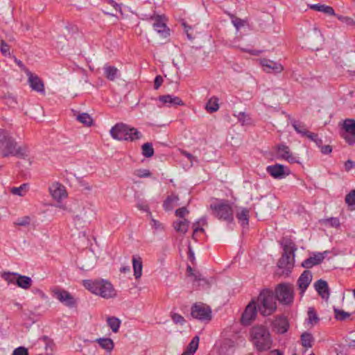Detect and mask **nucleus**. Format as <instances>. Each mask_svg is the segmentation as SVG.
Wrapping results in <instances>:
<instances>
[{"instance_id":"nucleus-32","label":"nucleus","mask_w":355,"mask_h":355,"mask_svg":"<svg viewBox=\"0 0 355 355\" xmlns=\"http://www.w3.org/2000/svg\"><path fill=\"white\" fill-rule=\"evenodd\" d=\"M118 69L114 66L105 65L104 67L105 77L109 80H114L117 76Z\"/></svg>"},{"instance_id":"nucleus-28","label":"nucleus","mask_w":355,"mask_h":355,"mask_svg":"<svg viewBox=\"0 0 355 355\" xmlns=\"http://www.w3.org/2000/svg\"><path fill=\"white\" fill-rule=\"evenodd\" d=\"M200 225H207V220L206 216H202V217L200 218L196 223H193V232L192 234V238L194 240H196V234L197 232H205L204 228H202V227H200Z\"/></svg>"},{"instance_id":"nucleus-6","label":"nucleus","mask_w":355,"mask_h":355,"mask_svg":"<svg viewBox=\"0 0 355 355\" xmlns=\"http://www.w3.org/2000/svg\"><path fill=\"white\" fill-rule=\"evenodd\" d=\"M211 214L220 220L227 223H234V212L230 203L227 200H220L210 205Z\"/></svg>"},{"instance_id":"nucleus-19","label":"nucleus","mask_w":355,"mask_h":355,"mask_svg":"<svg viewBox=\"0 0 355 355\" xmlns=\"http://www.w3.org/2000/svg\"><path fill=\"white\" fill-rule=\"evenodd\" d=\"M261 65L263 69L268 73L273 72L275 73H279L284 69L283 66L280 63L267 59L261 60Z\"/></svg>"},{"instance_id":"nucleus-5","label":"nucleus","mask_w":355,"mask_h":355,"mask_svg":"<svg viewBox=\"0 0 355 355\" xmlns=\"http://www.w3.org/2000/svg\"><path fill=\"white\" fill-rule=\"evenodd\" d=\"M255 300L259 312L263 316L270 315L277 310V300L270 288L263 289Z\"/></svg>"},{"instance_id":"nucleus-54","label":"nucleus","mask_w":355,"mask_h":355,"mask_svg":"<svg viewBox=\"0 0 355 355\" xmlns=\"http://www.w3.org/2000/svg\"><path fill=\"white\" fill-rule=\"evenodd\" d=\"M189 213L188 209L185 207H180L175 211V215L179 217L184 218L185 215Z\"/></svg>"},{"instance_id":"nucleus-27","label":"nucleus","mask_w":355,"mask_h":355,"mask_svg":"<svg viewBox=\"0 0 355 355\" xmlns=\"http://www.w3.org/2000/svg\"><path fill=\"white\" fill-rule=\"evenodd\" d=\"M310 8L318 12L325 13L328 15H336L334 8L331 6L324 4H313L310 6Z\"/></svg>"},{"instance_id":"nucleus-30","label":"nucleus","mask_w":355,"mask_h":355,"mask_svg":"<svg viewBox=\"0 0 355 355\" xmlns=\"http://www.w3.org/2000/svg\"><path fill=\"white\" fill-rule=\"evenodd\" d=\"M300 338L302 345L306 349L312 347L313 343L314 342V338L311 333L306 331L302 333Z\"/></svg>"},{"instance_id":"nucleus-39","label":"nucleus","mask_w":355,"mask_h":355,"mask_svg":"<svg viewBox=\"0 0 355 355\" xmlns=\"http://www.w3.org/2000/svg\"><path fill=\"white\" fill-rule=\"evenodd\" d=\"M77 120L87 127H90L93 124V119L87 113H82L78 115Z\"/></svg>"},{"instance_id":"nucleus-7","label":"nucleus","mask_w":355,"mask_h":355,"mask_svg":"<svg viewBox=\"0 0 355 355\" xmlns=\"http://www.w3.org/2000/svg\"><path fill=\"white\" fill-rule=\"evenodd\" d=\"M1 277L8 284H15L19 288L27 290L32 286L33 281L31 277L20 275L17 272H3L1 274Z\"/></svg>"},{"instance_id":"nucleus-48","label":"nucleus","mask_w":355,"mask_h":355,"mask_svg":"<svg viewBox=\"0 0 355 355\" xmlns=\"http://www.w3.org/2000/svg\"><path fill=\"white\" fill-rule=\"evenodd\" d=\"M325 224H328L332 227H338L340 226V220L336 217H331L324 220Z\"/></svg>"},{"instance_id":"nucleus-41","label":"nucleus","mask_w":355,"mask_h":355,"mask_svg":"<svg viewBox=\"0 0 355 355\" xmlns=\"http://www.w3.org/2000/svg\"><path fill=\"white\" fill-rule=\"evenodd\" d=\"M308 320L311 324H317L319 322V318L317 312L313 307H309L308 310Z\"/></svg>"},{"instance_id":"nucleus-33","label":"nucleus","mask_w":355,"mask_h":355,"mask_svg":"<svg viewBox=\"0 0 355 355\" xmlns=\"http://www.w3.org/2000/svg\"><path fill=\"white\" fill-rule=\"evenodd\" d=\"M107 323L112 331L114 333H116L119 331L121 322L118 318L115 316H110L107 318Z\"/></svg>"},{"instance_id":"nucleus-47","label":"nucleus","mask_w":355,"mask_h":355,"mask_svg":"<svg viewBox=\"0 0 355 355\" xmlns=\"http://www.w3.org/2000/svg\"><path fill=\"white\" fill-rule=\"evenodd\" d=\"M27 187L26 184H23L19 187H13L11 189V193L14 195L23 196L24 195V189Z\"/></svg>"},{"instance_id":"nucleus-52","label":"nucleus","mask_w":355,"mask_h":355,"mask_svg":"<svg viewBox=\"0 0 355 355\" xmlns=\"http://www.w3.org/2000/svg\"><path fill=\"white\" fill-rule=\"evenodd\" d=\"M77 181H78V184L80 187H82L85 190H87L89 191H90L92 190V187L83 178H78Z\"/></svg>"},{"instance_id":"nucleus-49","label":"nucleus","mask_w":355,"mask_h":355,"mask_svg":"<svg viewBox=\"0 0 355 355\" xmlns=\"http://www.w3.org/2000/svg\"><path fill=\"white\" fill-rule=\"evenodd\" d=\"M337 18L347 26H355V21L349 17L338 15Z\"/></svg>"},{"instance_id":"nucleus-37","label":"nucleus","mask_w":355,"mask_h":355,"mask_svg":"<svg viewBox=\"0 0 355 355\" xmlns=\"http://www.w3.org/2000/svg\"><path fill=\"white\" fill-rule=\"evenodd\" d=\"M141 153L146 158H150L154 155L153 144L150 142L144 144L141 146Z\"/></svg>"},{"instance_id":"nucleus-56","label":"nucleus","mask_w":355,"mask_h":355,"mask_svg":"<svg viewBox=\"0 0 355 355\" xmlns=\"http://www.w3.org/2000/svg\"><path fill=\"white\" fill-rule=\"evenodd\" d=\"M30 218L28 216H25L24 218H19L15 224L19 226H26L30 223Z\"/></svg>"},{"instance_id":"nucleus-50","label":"nucleus","mask_w":355,"mask_h":355,"mask_svg":"<svg viewBox=\"0 0 355 355\" xmlns=\"http://www.w3.org/2000/svg\"><path fill=\"white\" fill-rule=\"evenodd\" d=\"M345 202L349 205H355V190H352L345 197Z\"/></svg>"},{"instance_id":"nucleus-38","label":"nucleus","mask_w":355,"mask_h":355,"mask_svg":"<svg viewBox=\"0 0 355 355\" xmlns=\"http://www.w3.org/2000/svg\"><path fill=\"white\" fill-rule=\"evenodd\" d=\"M193 282H198V286H201L203 288H209L211 285L210 282L203 277L202 274L198 271L195 274V279H193Z\"/></svg>"},{"instance_id":"nucleus-55","label":"nucleus","mask_w":355,"mask_h":355,"mask_svg":"<svg viewBox=\"0 0 355 355\" xmlns=\"http://www.w3.org/2000/svg\"><path fill=\"white\" fill-rule=\"evenodd\" d=\"M232 18V22L234 24V26L236 28V29H239L240 27L243 26V21L240 18H238L234 16H231Z\"/></svg>"},{"instance_id":"nucleus-44","label":"nucleus","mask_w":355,"mask_h":355,"mask_svg":"<svg viewBox=\"0 0 355 355\" xmlns=\"http://www.w3.org/2000/svg\"><path fill=\"white\" fill-rule=\"evenodd\" d=\"M50 191L53 198L58 200L61 199L64 194V190L60 188V186L55 189L50 188Z\"/></svg>"},{"instance_id":"nucleus-22","label":"nucleus","mask_w":355,"mask_h":355,"mask_svg":"<svg viewBox=\"0 0 355 355\" xmlns=\"http://www.w3.org/2000/svg\"><path fill=\"white\" fill-rule=\"evenodd\" d=\"M159 101L168 107L172 105H184V103L178 96H174L170 94L162 95L158 98Z\"/></svg>"},{"instance_id":"nucleus-42","label":"nucleus","mask_w":355,"mask_h":355,"mask_svg":"<svg viewBox=\"0 0 355 355\" xmlns=\"http://www.w3.org/2000/svg\"><path fill=\"white\" fill-rule=\"evenodd\" d=\"M334 314H335V318L337 320L344 321L347 318H349V316H350L349 313L346 312L343 310L338 309L334 307Z\"/></svg>"},{"instance_id":"nucleus-14","label":"nucleus","mask_w":355,"mask_h":355,"mask_svg":"<svg viewBox=\"0 0 355 355\" xmlns=\"http://www.w3.org/2000/svg\"><path fill=\"white\" fill-rule=\"evenodd\" d=\"M267 173L275 179H282L290 174V170L280 164L270 165L266 167Z\"/></svg>"},{"instance_id":"nucleus-40","label":"nucleus","mask_w":355,"mask_h":355,"mask_svg":"<svg viewBox=\"0 0 355 355\" xmlns=\"http://www.w3.org/2000/svg\"><path fill=\"white\" fill-rule=\"evenodd\" d=\"M40 340L44 343L46 354H51L53 352V347L54 345L53 340L46 336H42L41 338H40Z\"/></svg>"},{"instance_id":"nucleus-11","label":"nucleus","mask_w":355,"mask_h":355,"mask_svg":"<svg viewBox=\"0 0 355 355\" xmlns=\"http://www.w3.org/2000/svg\"><path fill=\"white\" fill-rule=\"evenodd\" d=\"M258 311V306L255 298H253L247 305L241 315V323L245 326L250 325L255 320Z\"/></svg>"},{"instance_id":"nucleus-10","label":"nucleus","mask_w":355,"mask_h":355,"mask_svg":"<svg viewBox=\"0 0 355 355\" xmlns=\"http://www.w3.org/2000/svg\"><path fill=\"white\" fill-rule=\"evenodd\" d=\"M274 293L276 300L282 304H290L293 301V291L287 284H278Z\"/></svg>"},{"instance_id":"nucleus-58","label":"nucleus","mask_w":355,"mask_h":355,"mask_svg":"<svg viewBox=\"0 0 355 355\" xmlns=\"http://www.w3.org/2000/svg\"><path fill=\"white\" fill-rule=\"evenodd\" d=\"M355 168V162L352 159H348L345 163V169L346 171H349L351 169Z\"/></svg>"},{"instance_id":"nucleus-63","label":"nucleus","mask_w":355,"mask_h":355,"mask_svg":"<svg viewBox=\"0 0 355 355\" xmlns=\"http://www.w3.org/2000/svg\"><path fill=\"white\" fill-rule=\"evenodd\" d=\"M182 26H184V31H185V32H186V33H187V37L191 40V39L192 38V37H191V35L189 34V31L191 29V26H188V25L187 24V23H186V22H184V21H183V22L182 23Z\"/></svg>"},{"instance_id":"nucleus-51","label":"nucleus","mask_w":355,"mask_h":355,"mask_svg":"<svg viewBox=\"0 0 355 355\" xmlns=\"http://www.w3.org/2000/svg\"><path fill=\"white\" fill-rule=\"evenodd\" d=\"M151 172L148 169H139L135 173V175L139 178H148L151 176Z\"/></svg>"},{"instance_id":"nucleus-18","label":"nucleus","mask_w":355,"mask_h":355,"mask_svg":"<svg viewBox=\"0 0 355 355\" xmlns=\"http://www.w3.org/2000/svg\"><path fill=\"white\" fill-rule=\"evenodd\" d=\"M273 327L279 334H284L288 331L289 328V322L286 317L279 315L276 318L273 322Z\"/></svg>"},{"instance_id":"nucleus-43","label":"nucleus","mask_w":355,"mask_h":355,"mask_svg":"<svg viewBox=\"0 0 355 355\" xmlns=\"http://www.w3.org/2000/svg\"><path fill=\"white\" fill-rule=\"evenodd\" d=\"M199 340L200 339L198 336H194L188 345L186 349L194 354L198 349Z\"/></svg>"},{"instance_id":"nucleus-12","label":"nucleus","mask_w":355,"mask_h":355,"mask_svg":"<svg viewBox=\"0 0 355 355\" xmlns=\"http://www.w3.org/2000/svg\"><path fill=\"white\" fill-rule=\"evenodd\" d=\"M342 128L344 131L341 133V137L349 145H354L355 144V119H345Z\"/></svg>"},{"instance_id":"nucleus-3","label":"nucleus","mask_w":355,"mask_h":355,"mask_svg":"<svg viewBox=\"0 0 355 355\" xmlns=\"http://www.w3.org/2000/svg\"><path fill=\"white\" fill-rule=\"evenodd\" d=\"M83 285L91 293L105 299L114 297L116 295L112 284L105 279H85Z\"/></svg>"},{"instance_id":"nucleus-31","label":"nucleus","mask_w":355,"mask_h":355,"mask_svg":"<svg viewBox=\"0 0 355 355\" xmlns=\"http://www.w3.org/2000/svg\"><path fill=\"white\" fill-rule=\"evenodd\" d=\"M96 341L101 348L107 350V352H111L114 348V342L111 338H100L96 339Z\"/></svg>"},{"instance_id":"nucleus-8","label":"nucleus","mask_w":355,"mask_h":355,"mask_svg":"<svg viewBox=\"0 0 355 355\" xmlns=\"http://www.w3.org/2000/svg\"><path fill=\"white\" fill-rule=\"evenodd\" d=\"M0 144L3 148L4 157L21 154L20 150L16 148L17 143L15 139L4 130L0 131Z\"/></svg>"},{"instance_id":"nucleus-45","label":"nucleus","mask_w":355,"mask_h":355,"mask_svg":"<svg viewBox=\"0 0 355 355\" xmlns=\"http://www.w3.org/2000/svg\"><path fill=\"white\" fill-rule=\"evenodd\" d=\"M0 51L4 56H10V46L3 40L0 42Z\"/></svg>"},{"instance_id":"nucleus-35","label":"nucleus","mask_w":355,"mask_h":355,"mask_svg":"<svg viewBox=\"0 0 355 355\" xmlns=\"http://www.w3.org/2000/svg\"><path fill=\"white\" fill-rule=\"evenodd\" d=\"M218 98L213 96L207 103L205 108L209 113H214L219 109Z\"/></svg>"},{"instance_id":"nucleus-36","label":"nucleus","mask_w":355,"mask_h":355,"mask_svg":"<svg viewBox=\"0 0 355 355\" xmlns=\"http://www.w3.org/2000/svg\"><path fill=\"white\" fill-rule=\"evenodd\" d=\"M238 121L241 123L242 125H247L251 123V118L249 114L244 112H239L237 114H234Z\"/></svg>"},{"instance_id":"nucleus-24","label":"nucleus","mask_w":355,"mask_h":355,"mask_svg":"<svg viewBox=\"0 0 355 355\" xmlns=\"http://www.w3.org/2000/svg\"><path fill=\"white\" fill-rule=\"evenodd\" d=\"M236 217L242 227L245 228L249 225L250 210L246 207H241L236 213Z\"/></svg>"},{"instance_id":"nucleus-61","label":"nucleus","mask_w":355,"mask_h":355,"mask_svg":"<svg viewBox=\"0 0 355 355\" xmlns=\"http://www.w3.org/2000/svg\"><path fill=\"white\" fill-rule=\"evenodd\" d=\"M304 137H307L311 141H315V139L318 137V135L316 133L311 132L309 131V132H308L307 135H306V136Z\"/></svg>"},{"instance_id":"nucleus-25","label":"nucleus","mask_w":355,"mask_h":355,"mask_svg":"<svg viewBox=\"0 0 355 355\" xmlns=\"http://www.w3.org/2000/svg\"><path fill=\"white\" fill-rule=\"evenodd\" d=\"M132 266L134 270V276L135 279H138L142 275L143 263L141 258L139 256H133Z\"/></svg>"},{"instance_id":"nucleus-34","label":"nucleus","mask_w":355,"mask_h":355,"mask_svg":"<svg viewBox=\"0 0 355 355\" xmlns=\"http://www.w3.org/2000/svg\"><path fill=\"white\" fill-rule=\"evenodd\" d=\"M292 125L294 130L303 137L309 132L306 128V125L302 122L295 121Z\"/></svg>"},{"instance_id":"nucleus-60","label":"nucleus","mask_w":355,"mask_h":355,"mask_svg":"<svg viewBox=\"0 0 355 355\" xmlns=\"http://www.w3.org/2000/svg\"><path fill=\"white\" fill-rule=\"evenodd\" d=\"M320 151L324 155H328L332 152V147L330 145L322 146Z\"/></svg>"},{"instance_id":"nucleus-16","label":"nucleus","mask_w":355,"mask_h":355,"mask_svg":"<svg viewBox=\"0 0 355 355\" xmlns=\"http://www.w3.org/2000/svg\"><path fill=\"white\" fill-rule=\"evenodd\" d=\"M154 19L155 22L153 24V28L162 37H167L169 33V28L167 27L166 23L163 21V17L161 15L153 16L150 17Z\"/></svg>"},{"instance_id":"nucleus-1","label":"nucleus","mask_w":355,"mask_h":355,"mask_svg":"<svg viewBox=\"0 0 355 355\" xmlns=\"http://www.w3.org/2000/svg\"><path fill=\"white\" fill-rule=\"evenodd\" d=\"M280 245L283 248V253L277 262L279 271L277 272V275L287 277L290 275L294 267L295 252L297 248L295 242L288 237L283 238Z\"/></svg>"},{"instance_id":"nucleus-26","label":"nucleus","mask_w":355,"mask_h":355,"mask_svg":"<svg viewBox=\"0 0 355 355\" xmlns=\"http://www.w3.org/2000/svg\"><path fill=\"white\" fill-rule=\"evenodd\" d=\"M179 197L176 194H171L168 196L163 202V208L165 211H171L173 209L174 206L178 204Z\"/></svg>"},{"instance_id":"nucleus-21","label":"nucleus","mask_w":355,"mask_h":355,"mask_svg":"<svg viewBox=\"0 0 355 355\" xmlns=\"http://www.w3.org/2000/svg\"><path fill=\"white\" fill-rule=\"evenodd\" d=\"M28 83L31 89L37 92H44V85L43 81L37 76L28 72Z\"/></svg>"},{"instance_id":"nucleus-23","label":"nucleus","mask_w":355,"mask_h":355,"mask_svg":"<svg viewBox=\"0 0 355 355\" xmlns=\"http://www.w3.org/2000/svg\"><path fill=\"white\" fill-rule=\"evenodd\" d=\"M314 287L318 294L323 299H328L329 297V288L327 282L322 279L318 280L314 284Z\"/></svg>"},{"instance_id":"nucleus-29","label":"nucleus","mask_w":355,"mask_h":355,"mask_svg":"<svg viewBox=\"0 0 355 355\" xmlns=\"http://www.w3.org/2000/svg\"><path fill=\"white\" fill-rule=\"evenodd\" d=\"M189 221L184 218L182 220L175 221L173 224L174 229L180 233L185 234L188 231Z\"/></svg>"},{"instance_id":"nucleus-57","label":"nucleus","mask_w":355,"mask_h":355,"mask_svg":"<svg viewBox=\"0 0 355 355\" xmlns=\"http://www.w3.org/2000/svg\"><path fill=\"white\" fill-rule=\"evenodd\" d=\"M163 83V78L158 75L155 77L154 80V88L158 89Z\"/></svg>"},{"instance_id":"nucleus-59","label":"nucleus","mask_w":355,"mask_h":355,"mask_svg":"<svg viewBox=\"0 0 355 355\" xmlns=\"http://www.w3.org/2000/svg\"><path fill=\"white\" fill-rule=\"evenodd\" d=\"M105 2L111 5L116 10L121 11V6L114 0H103Z\"/></svg>"},{"instance_id":"nucleus-4","label":"nucleus","mask_w":355,"mask_h":355,"mask_svg":"<svg viewBox=\"0 0 355 355\" xmlns=\"http://www.w3.org/2000/svg\"><path fill=\"white\" fill-rule=\"evenodd\" d=\"M111 137L118 141H135L143 135L137 128L120 122L116 123L110 130Z\"/></svg>"},{"instance_id":"nucleus-15","label":"nucleus","mask_w":355,"mask_h":355,"mask_svg":"<svg viewBox=\"0 0 355 355\" xmlns=\"http://www.w3.org/2000/svg\"><path fill=\"white\" fill-rule=\"evenodd\" d=\"M277 157L281 159H285L289 163L299 162L294 157L288 146L284 144H279L276 146Z\"/></svg>"},{"instance_id":"nucleus-9","label":"nucleus","mask_w":355,"mask_h":355,"mask_svg":"<svg viewBox=\"0 0 355 355\" xmlns=\"http://www.w3.org/2000/svg\"><path fill=\"white\" fill-rule=\"evenodd\" d=\"M191 315L201 322H209L212 318V311L206 304L196 302L191 306Z\"/></svg>"},{"instance_id":"nucleus-46","label":"nucleus","mask_w":355,"mask_h":355,"mask_svg":"<svg viewBox=\"0 0 355 355\" xmlns=\"http://www.w3.org/2000/svg\"><path fill=\"white\" fill-rule=\"evenodd\" d=\"M171 316L173 322L175 324H180L181 325H183L186 322L184 318L179 313H173L171 314Z\"/></svg>"},{"instance_id":"nucleus-17","label":"nucleus","mask_w":355,"mask_h":355,"mask_svg":"<svg viewBox=\"0 0 355 355\" xmlns=\"http://www.w3.org/2000/svg\"><path fill=\"white\" fill-rule=\"evenodd\" d=\"M327 252H315L313 253V256L306 259L301 264L302 267L304 268H311L314 266L320 264L325 259V254Z\"/></svg>"},{"instance_id":"nucleus-64","label":"nucleus","mask_w":355,"mask_h":355,"mask_svg":"<svg viewBox=\"0 0 355 355\" xmlns=\"http://www.w3.org/2000/svg\"><path fill=\"white\" fill-rule=\"evenodd\" d=\"M187 272L188 273V276L193 277V279H195V274L196 273V272L193 271L191 266H187Z\"/></svg>"},{"instance_id":"nucleus-13","label":"nucleus","mask_w":355,"mask_h":355,"mask_svg":"<svg viewBox=\"0 0 355 355\" xmlns=\"http://www.w3.org/2000/svg\"><path fill=\"white\" fill-rule=\"evenodd\" d=\"M53 295L67 307L73 308L77 304V301L74 297L64 289H54L53 291Z\"/></svg>"},{"instance_id":"nucleus-20","label":"nucleus","mask_w":355,"mask_h":355,"mask_svg":"<svg viewBox=\"0 0 355 355\" xmlns=\"http://www.w3.org/2000/svg\"><path fill=\"white\" fill-rule=\"evenodd\" d=\"M312 280V272L309 270H305L297 279V285L302 293H304Z\"/></svg>"},{"instance_id":"nucleus-62","label":"nucleus","mask_w":355,"mask_h":355,"mask_svg":"<svg viewBox=\"0 0 355 355\" xmlns=\"http://www.w3.org/2000/svg\"><path fill=\"white\" fill-rule=\"evenodd\" d=\"M6 103H9L10 105H13V104L15 105L17 103L15 98L10 96V95H8V96H6Z\"/></svg>"},{"instance_id":"nucleus-53","label":"nucleus","mask_w":355,"mask_h":355,"mask_svg":"<svg viewBox=\"0 0 355 355\" xmlns=\"http://www.w3.org/2000/svg\"><path fill=\"white\" fill-rule=\"evenodd\" d=\"M12 355H29L28 349L24 347H19L16 348Z\"/></svg>"},{"instance_id":"nucleus-2","label":"nucleus","mask_w":355,"mask_h":355,"mask_svg":"<svg viewBox=\"0 0 355 355\" xmlns=\"http://www.w3.org/2000/svg\"><path fill=\"white\" fill-rule=\"evenodd\" d=\"M250 340L258 352L269 350L272 344L269 330L263 325L254 326L250 330Z\"/></svg>"}]
</instances>
